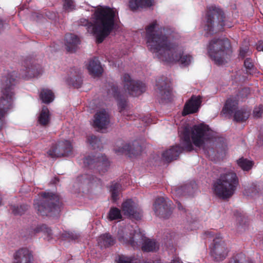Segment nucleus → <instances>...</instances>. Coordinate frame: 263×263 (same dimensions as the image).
I'll list each match as a JSON object with an SVG mask.
<instances>
[{"label":"nucleus","instance_id":"f704fd0d","mask_svg":"<svg viewBox=\"0 0 263 263\" xmlns=\"http://www.w3.org/2000/svg\"><path fill=\"white\" fill-rule=\"evenodd\" d=\"M87 140L93 149H101L102 148L100 139L98 137L91 135L87 137Z\"/></svg>","mask_w":263,"mask_h":263},{"label":"nucleus","instance_id":"473e14b6","mask_svg":"<svg viewBox=\"0 0 263 263\" xmlns=\"http://www.w3.org/2000/svg\"><path fill=\"white\" fill-rule=\"evenodd\" d=\"M121 185L118 182H112L110 186L109 191L111 193V200L112 202H116L119 199L121 192Z\"/></svg>","mask_w":263,"mask_h":263},{"label":"nucleus","instance_id":"c03bdc74","mask_svg":"<svg viewBox=\"0 0 263 263\" xmlns=\"http://www.w3.org/2000/svg\"><path fill=\"white\" fill-rule=\"evenodd\" d=\"M263 114V105L262 104L254 108L253 110V116L256 118H260Z\"/></svg>","mask_w":263,"mask_h":263},{"label":"nucleus","instance_id":"37998d69","mask_svg":"<svg viewBox=\"0 0 263 263\" xmlns=\"http://www.w3.org/2000/svg\"><path fill=\"white\" fill-rule=\"evenodd\" d=\"M135 257L134 256H126L121 255L119 257L118 263H133Z\"/></svg>","mask_w":263,"mask_h":263},{"label":"nucleus","instance_id":"b1692460","mask_svg":"<svg viewBox=\"0 0 263 263\" xmlns=\"http://www.w3.org/2000/svg\"><path fill=\"white\" fill-rule=\"evenodd\" d=\"M142 236L143 238L140 243V247L143 252H155L159 249V245L155 240L146 238L143 233Z\"/></svg>","mask_w":263,"mask_h":263},{"label":"nucleus","instance_id":"4468645a","mask_svg":"<svg viewBox=\"0 0 263 263\" xmlns=\"http://www.w3.org/2000/svg\"><path fill=\"white\" fill-rule=\"evenodd\" d=\"M84 166L90 170L96 168L101 174L107 171L109 162L106 157L102 154L95 156H88L83 159Z\"/></svg>","mask_w":263,"mask_h":263},{"label":"nucleus","instance_id":"603ef678","mask_svg":"<svg viewBox=\"0 0 263 263\" xmlns=\"http://www.w3.org/2000/svg\"><path fill=\"white\" fill-rule=\"evenodd\" d=\"M204 234L207 235V236H213V234H212V232H210V231H206V232H205Z\"/></svg>","mask_w":263,"mask_h":263},{"label":"nucleus","instance_id":"393cba45","mask_svg":"<svg viewBox=\"0 0 263 263\" xmlns=\"http://www.w3.org/2000/svg\"><path fill=\"white\" fill-rule=\"evenodd\" d=\"M87 69L90 74L94 77H99L103 73V68L98 58L93 57L90 60Z\"/></svg>","mask_w":263,"mask_h":263},{"label":"nucleus","instance_id":"de8ad7c7","mask_svg":"<svg viewBox=\"0 0 263 263\" xmlns=\"http://www.w3.org/2000/svg\"><path fill=\"white\" fill-rule=\"evenodd\" d=\"M257 49L258 51H263V42H259L257 45Z\"/></svg>","mask_w":263,"mask_h":263},{"label":"nucleus","instance_id":"4c0bfd02","mask_svg":"<svg viewBox=\"0 0 263 263\" xmlns=\"http://www.w3.org/2000/svg\"><path fill=\"white\" fill-rule=\"evenodd\" d=\"M229 263H254L251 260H246L244 254L241 253L233 256Z\"/></svg>","mask_w":263,"mask_h":263},{"label":"nucleus","instance_id":"f3484780","mask_svg":"<svg viewBox=\"0 0 263 263\" xmlns=\"http://www.w3.org/2000/svg\"><path fill=\"white\" fill-rule=\"evenodd\" d=\"M172 203L168 198H157L153 205L155 214L161 218H169L173 212Z\"/></svg>","mask_w":263,"mask_h":263},{"label":"nucleus","instance_id":"a211bd4d","mask_svg":"<svg viewBox=\"0 0 263 263\" xmlns=\"http://www.w3.org/2000/svg\"><path fill=\"white\" fill-rule=\"evenodd\" d=\"M121 211L124 216L129 218L138 220L142 217L141 209L131 199H127L122 203Z\"/></svg>","mask_w":263,"mask_h":263},{"label":"nucleus","instance_id":"bb28decb","mask_svg":"<svg viewBox=\"0 0 263 263\" xmlns=\"http://www.w3.org/2000/svg\"><path fill=\"white\" fill-rule=\"evenodd\" d=\"M101 179L92 175L85 174L78 176L76 179V183L78 185L81 186L83 185H89L90 183H101Z\"/></svg>","mask_w":263,"mask_h":263},{"label":"nucleus","instance_id":"f8f14e48","mask_svg":"<svg viewBox=\"0 0 263 263\" xmlns=\"http://www.w3.org/2000/svg\"><path fill=\"white\" fill-rule=\"evenodd\" d=\"M114 151L118 155L125 154L129 157L133 158L141 154L142 146L138 140H135L130 144L119 140L116 143Z\"/></svg>","mask_w":263,"mask_h":263},{"label":"nucleus","instance_id":"9d476101","mask_svg":"<svg viewBox=\"0 0 263 263\" xmlns=\"http://www.w3.org/2000/svg\"><path fill=\"white\" fill-rule=\"evenodd\" d=\"M117 238L120 243L137 249L140 248L143 236L140 231L129 230L125 228L118 230Z\"/></svg>","mask_w":263,"mask_h":263},{"label":"nucleus","instance_id":"0eeeda50","mask_svg":"<svg viewBox=\"0 0 263 263\" xmlns=\"http://www.w3.org/2000/svg\"><path fill=\"white\" fill-rule=\"evenodd\" d=\"M208 52L211 58L217 65H222L227 62L232 53V50L230 41L227 39H214L208 46Z\"/></svg>","mask_w":263,"mask_h":263},{"label":"nucleus","instance_id":"864d4df0","mask_svg":"<svg viewBox=\"0 0 263 263\" xmlns=\"http://www.w3.org/2000/svg\"><path fill=\"white\" fill-rule=\"evenodd\" d=\"M258 138L259 140L262 141L263 143V135H261V134L258 136Z\"/></svg>","mask_w":263,"mask_h":263},{"label":"nucleus","instance_id":"13d9d810","mask_svg":"<svg viewBox=\"0 0 263 263\" xmlns=\"http://www.w3.org/2000/svg\"><path fill=\"white\" fill-rule=\"evenodd\" d=\"M145 263H152V262H145Z\"/></svg>","mask_w":263,"mask_h":263},{"label":"nucleus","instance_id":"ea45409f","mask_svg":"<svg viewBox=\"0 0 263 263\" xmlns=\"http://www.w3.org/2000/svg\"><path fill=\"white\" fill-rule=\"evenodd\" d=\"M244 66L246 69L247 73L252 74L255 70V67L252 60L250 58H247L244 61Z\"/></svg>","mask_w":263,"mask_h":263},{"label":"nucleus","instance_id":"8fccbe9b","mask_svg":"<svg viewBox=\"0 0 263 263\" xmlns=\"http://www.w3.org/2000/svg\"><path fill=\"white\" fill-rule=\"evenodd\" d=\"M69 237L71 238L72 239H77L78 237L76 235H74L73 234H68Z\"/></svg>","mask_w":263,"mask_h":263},{"label":"nucleus","instance_id":"1a4fd4ad","mask_svg":"<svg viewBox=\"0 0 263 263\" xmlns=\"http://www.w3.org/2000/svg\"><path fill=\"white\" fill-rule=\"evenodd\" d=\"M157 26V22L155 20L145 28L147 46L156 56L163 51L170 42L166 35L154 33Z\"/></svg>","mask_w":263,"mask_h":263},{"label":"nucleus","instance_id":"c9c22d12","mask_svg":"<svg viewBox=\"0 0 263 263\" xmlns=\"http://www.w3.org/2000/svg\"><path fill=\"white\" fill-rule=\"evenodd\" d=\"M108 218L110 221L121 219L122 216L121 210L116 207H111L108 214Z\"/></svg>","mask_w":263,"mask_h":263},{"label":"nucleus","instance_id":"2f4dec72","mask_svg":"<svg viewBox=\"0 0 263 263\" xmlns=\"http://www.w3.org/2000/svg\"><path fill=\"white\" fill-rule=\"evenodd\" d=\"M40 98L43 103L48 104L54 100V95L52 90L43 88L41 90Z\"/></svg>","mask_w":263,"mask_h":263},{"label":"nucleus","instance_id":"4be33fe9","mask_svg":"<svg viewBox=\"0 0 263 263\" xmlns=\"http://www.w3.org/2000/svg\"><path fill=\"white\" fill-rule=\"evenodd\" d=\"M109 91L118 102L119 112L124 116L129 117V115L127 114V111L126 110L127 106V100L120 95L118 87L115 85H112L111 86Z\"/></svg>","mask_w":263,"mask_h":263},{"label":"nucleus","instance_id":"6e6552de","mask_svg":"<svg viewBox=\"0 0 263 263\" xmlns=\"http://www.w3.org/2000/svg\"><path fill=\"white\" fill-rule=\"evenodd\" d=\"M157 57L160 61L167 63L179 62L183 67L188 66L193 61L191 55L184 54L178 45L171 42Z\"/></svg>","mask_w":263,"mask_h":263},{"label":"nucleus","instance_id":"72a5a7b5","mask_svg":"<svg viewBox=\"0 0 263 263\" xmlns=\"http://www.w3.org/2000/svg\"><path fill=\"white\" fill-rule=\"evenodd\" d=\"M238 165L243 171H248L250 170L253 165L254 162L247 158L241 157L237 161Z\"/></svg>","mask_w":263,"mask_h":263},{"label":"nucleus","instance_id":"e433bc0d","mask_svg":"<svg viewBox=\"0 0 263 263\" xmlns=\"http://www.w3.org/2000/svg\"><path fill=\"white\" fill-rule=\"evenodd\" d=\"M259 188L257 187L256 185L252 184L250 186L245 189L243 194L247 196L254 197L259 194Z\"/></svg>","mask_w":263,"mask_h":263},{"label":"nucleus","instance_id":"58836bf2","mask_svg":"<svg viewBox=\"0 0 263 263\" xmlns=\"http://www.w3.org/2000/svg\"><path fill=\"white\" fill-rule=\"evenodd\" d=\"M29 208V206L27 204L11 206V209L12 213L15 215H22Z\"/></svg>","mask_w":263,"mask_h":263},{"label":"nucleus","instance_id":"4d7b16f0","mask_svg":"<svg viewBox=\"0 0 263 263\" xmlns=\"http://www.w3.org/2000/svg\"><path fill=\"white\" fill-rule=\"evenodd\" d=\"M260 241L261 242V243L263 244V237H262V240H260Z\"/></svg>","mask_w":263,"mask_h":263},{"label":"nucleus","instance_id":"423d86ee","mask_svg":"<svg viewBox=\"0 0 263 263\" xmlns=\"http://www.w3.org/2000/svg\"><path fill=\"white\" fill-rule=\"evenodd\" d=\"M225 22V14L221 9L215 6L207 7L204 25L207 34L212 35L222 31L224 26L230 28L231 26Z\"/></svg>","mask_w":263,"mask_h":263},{"label":"nucleus","instance_id":"2eb2a0df","mask_svg":"<svg viewBox=\"0 0 263 263\" xmlns=\"http://www.w3.org/2000/svg\"><path fill=\"white\" fill-rule=\"evenodd\" d=\"M229 249L221 236L218 235L214 238L210 246V254L216 261H222L228 255Z\"/></svg>","mask_w":263,"mask_h":263},{"label":"nucleus","instance_id":"09e8293b","mask_svg":"<svg viewBox=\"0 0 263 263\" xmlns=\"http://www.w3.org/2000/svg\"><path fill=\"white\" fill-rule=\"evenodd\" d=\"M82 85V81L80 79H79V83L74 84L73 85L77 88L80 87Z\"/></svg>","mask_w":263,"mask_h":263},{"label":"nucleus","instance_id":"7ed1b4c3","mask_svg":"<svg viewBox=\"0 0 263 263\" xmlns=\"http://www.w3.org/2000/svg\"><path fill=\"white\" fill-rule=\"evenodd\" d=\"M116 15V12L114 9L99 6L93 14V23L86 19H81L80 25L85 27L87 32L95 36L97 43L100 44L115 29Z\"/></svg>","mask_w":263,"mask_h":263},{"label":"nucleus","instance_id":"c85d7f7f","mask_svg":"<svg viewBox=\"0 0 263 263\" xmlns=\"http://www.w3.org/2000/svg\"><path fill=\"white\" fill-rule=\"evenodd\" d=\"M29 236L32 237L34 235L40 232H43L47 235L48 240L52 238V233L51 229L48 227L46 224H42L37 225L35 228H31L29 231Z\"/></svg>","mask_w":263,"mask_h":263},{"label":"nucleus","instance_id":"f257e3e1","mask_svg":"<svg viewBox=\"0 0 263 263\" xmlns=\"http://www.w3.org/2000/svg\"><path fill=\"white\" fill-rule=\"evenodd\" d=\"M41 73V66L36 64L35 60L30 56L24 59L22 68L18 76L16 71H12L3 76L1 80L2 96L0 98V130L5 124V116L8 110L13 107L14 88L18 79H28L36 77Z\"/></svg>","mask_w":263,"mask_h":263},{"label":"nucleus","instance_id":"5fc2aeb1","mask_svg":"<svg viewBox=\"0 0 263 263\" xmlns=\"http://www.w3.org/2000/svg\"><path fill=\"white\" fill-rule=\"evenodd\" d=\"M189 187V185H186L184 186H182L181 190H184V189H186V187Z\"/></svg>","mask_w":263,"mask_h":263},{"label":"nucleus","instance_id":"a18cd8bd","mask_svg":"<svg viewBox=\"0 0 263 263\" xmlns=\"http://www.w3.org/2000/svg\"><path fill=\"white\" fill-rule=\"evenodd\" d=\"M248 52V48L247 47L244 48H240L239 55L241 58H245Z\"/></svg>","mask_w":263,"mask_h":263},{"label":"nucleus","instance_id":"cd10ccee","mask_svg":"<svg viewBox=\"0 0 263 263\" xmlns=\"http://www.w3.org/2000/svg\"><path fill=\"white\" fill-rule=\"evenodd\" d=\"M115 243V238L108 233L101 235L98 238V243L101 248H108Z\"/></svg>","mask_w":263,"mask_h":263},{"label":"nucleus","instance_id":"6e6d98bb","mask_svg":"<svg viewBox=\"0 0 263 263\" xmlns=\"http://www.w3.org/2000/svg\"><path fill=\"white\" fill-rule=\"evenodd\" d=\"M242 91H245L246 92H247L249 91V89L248 88H245L242 89Z\"/></svg>","mask_w":263,"mask_h":263},{"label":"nucleus","instance_id":"a19ab883","mask_svg":"<svg viewBox=\"0 0 263 263\" xmlns=\"http://www.w3.org/2000/svg\"><path fill=\"white\" fill-rule=\"evenodd\" d=\"M63 9L67 12H71L76 9V4L73 0H63Z\"/></svg>","mask_w":263,"mask_h":263},{"label":"nucleus","instance_id":"79ce46f5","mask_svg":"<svg viewBox=\"0 0 263 263\" xmlns=\"http://www.w3.org/2000/svg\"><path fill=\"white\" fill-rule=\"evenodd\" d=\"M238 221V229H243L244 230H245L248 225H249V221L248 218L243 216V215H240L237 218Z\"/></svg>","mask_w":263,"mask_h":263},{"label":"nucleus","instance_id":"3c124183","mask_svg":"<svg viewBox=\"0 0 263 263\" xmlns=\"http://www.w3.org/2000/svg\"><path fill=\"white\" fill-rule=\"evenodd\" d=\"M171 263H181V262L178 258H174Z\"/></svg>","mask_w":263,"mask_h":263},{"label":"nucleus","instance_id":"c756f323","mask_svg":"<svg viewBox=\"0 0 263 263\" xmlns=\"http://www.w3.org/2000/svg\"><path fill=\"white\" fill-rule=\"evenodd\" d=\"M153 5V0H129V7L132 11L138 8H146Z\"/></svg>","mask_w":263,"mask_h":263},{"label":"nucleus","instance_id":"7c9ffc66","mask_svg":"<svg viewBox=\"0 0 263 263\" xmlns=\"http://www.w3.org/2000/svg\"><path fill=\"white\" fill-rule=\"evenodd\" d=\"M50 113L47 106H44L38 117V122L42 126H46L50 122Z\"/></svg>","mask_w":263,"mask_h":263},{"label":"nucleus","instance_id":"6ab92c4d","mask_svg":"<svg viewBox=\"0 0 263 263\" xmlns=\"http://www.w3.org/2000/svg\"><path fill=\"white\" fill-rule=\"evenodd\" d=\"M201 97L200 96L193 95L184 104L182 114L183 116L198 111L201 103Z\"/></svg>","mask_w":263,"mask_h":263},{"label":"nucleus","instance_id":"20e7f679","mask_svg":"<svg viewBox=\"0 0 263 263\" xmlns=\"http://www.w3.org/2000/svg\"><path fill=\"white\" fill-rule=\"evenodd\" d=\"M62 202L59 195L50 192H42L34 199L33 206L39 215L54 216L59 214Z\"/></svg>","mask_w":263,"mask_h":263},{"label":"nucleus","instance_id":"412c9836","mask_svg":"<svg viewBox=\"0 0 263 263\" xmlns=\"http://www.w3.org/2000/svg\"><path fill=\"white\" fill-rule=\"evenodd\" d=\"M156 86L161 99L169 100L171 96V88L168 82V80L164 77H162L156 80Z\"/></svg>","mask_w":263,"mask_h":263},{"label":"nucleus","instance_id":"a878e982","mask_svg":"<svg viewBox=\"0 0 263 263\" xmlns=\"http://www.w3.org/2000/svg\"><path fill=\"white\" fill-rule=\"evenodd\" d=\"M65 41L66 49L70 52H75L78 45L80 43V40L78 36L72 33L66 34Z\"/></svg>","mask_w":263,"mask_h":263},{"label":"nucleus","instance_id":"9b49d317","mask_svg":"<svg viewBox=\"0 0 263 263\" xmlns=\"http://www.w3.org/2000/svg\"><path fill=\"white\" fill-rule=\"evenodd\" d=\"M238 106L237 100L229 98L226 101L222 109V112L226 115L232 116L234 112V120L237 122H243L247 120L250 112L245 108L236 110Z\"/></svg>","mask_w":263,"mask_h":263},{"label":"nucleus","instance_id":"aec40b11","mask_svg":"<svg viewBox=\"0 0 263 263\" xmlns=\"http://www.w3.org/2000/svg\"><path fill=\"white\" fill-rule=\"evenodd\" d=\"M33 260L31 252L27 248H23L14 253L12 263H33Z\"/></svg>","mask_w":263,"mask_h":263},{"label":"nucleus","instance_id":"dca6fc26","mask_svg":"<svg viewBox=\"0 0 263 263\" xmlns=\"http://www.w3.org/2000/svg\"><path fill=\"white\" fill-rule=\"evenodd\" d=\"M122 81L124 89L127 90L129 94L133 97L141 95L146 90V87L144 83L139 81L133 80L127 73H125L123 76Z\"/></svg>","mask_w":263,"mask_h":263},{"label":"nucleus","instance_id":"ddd939ff","mask_svg":"<svg viewBox=\"0 0 263 263\" xmlns=\"http://www.w3.org/2000/svg\"><path fill=\"white\" fill-rule=\"evenodd\" d=\"M73 146L69 140L58 141L53 144L47 151L49 157L52 158L68 157L72 154Z\"/></svg>","mask_w":263,"mask_h":263},{"label":"nucleus","instance_id":"bf43d9fd","mask_svg":"<svg viewBox=\"0 0 263 263\" xmlns=\"http://www.w3.org/2000/svg\"><path fill=\"white\" fill-rule=\"evenodd\" d=\"M1 25V22L0 21V25Z\"/></svg>","mask_w":263,"mask_h":263},{"label":"nucleus","instance_id":"5701e85b","mask_svg":"<svg viewBox=\"0 0 263 263\" xmlns=\"http://www.w3.org/2000/svg\"><path fill=\"white\" fill-rule=\"evenodd\" d=\"M93 126L99 129L106 128L109 123V117L105 110L97 112L95 116Z\"/></svg>","mask_w":263,"mask_h":263},{"label":"nucleus","instance_id":"f03ea898","mask_svg":"<svg viewBox=\"0 0 263 263\" xmlns=\"http://www.w3.org/2000/svg\"><path fill=\"white\" fill-rule=\"evenodd\" d=\"M179 133L183 146L176 145L164 152L162 156L165 161L170 163L177 159L183 151H192L194 147L191 139L196 147L202 148L204 154L206 156H210V153L205 145L210 142L213 135L212 131L208 125L200 123L195 125L192 127L186 126Z\"/></svg>","mask_w":263,"mask_h":263},{"label":"nucleus","instance_id":"49530a36","mask_svg":"<svg viewBox=\"0 0 263 263\" xmlns=\"http://www.w3.org/2000/svg\"><path fill=\"white\" fill-rule=\"evenodd\" d=\"M177 207L180 211H182L183 213H185L186 212V210L182 206L181 203L180 202H177Z\"/></svg>","mask_w":263,"mask_h":263},{"label":"nucleus","instance_id":"39448f33","mask_svg":"<svg viewBox=\"0 0 263 263\" xmlns=\"http://www.w3.org/2000/svg\"><path fill=\"white\" fill-rule=\"evenodd\" d=\"M239 184L236 173L228 172L220 175L213 184V192L220 198H230L234 194Z\"/></svg>","mask_w":263,"mask_h":263}]
</instances>
